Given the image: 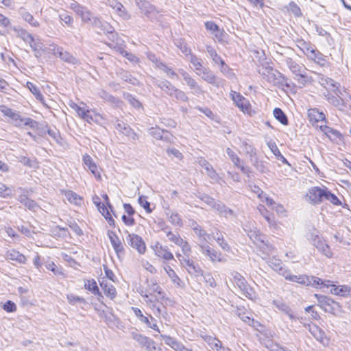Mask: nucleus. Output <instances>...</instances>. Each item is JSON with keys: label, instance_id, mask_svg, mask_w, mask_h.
Here are the masks:
<instances>
[{"label": "nucleus", "instance_id": "17", "mask_svg": "<svg viewBox=\"0 0 351 351\" xmlns=\"http://www.w3.org/2000/svg\"><path fill=\"white\" fill-rule=\"evenodd\" d=\"M125 233L128 234L126 237L127 242L140 254H144L146 251V246L143 239L136 234L130 233L128 231H126Z\"/></svg>", "mask_w": 351, "mask_h": 351}, {"label": "nucleus", "instance_id": "22", "mask_svg": "<svg viewBox=\"0 0 351 351\" xmlns=\"http://www.w3.org/2000/svg\"><path fill=\"white\" fill-rule=\"evenodd\" d=\"M139 293L143 298L146 304L152 310L153 313L156 315L160 316L163 315V309L161 305H159L158 304V303H156L155 300H154L153 298L149 297L148 290L144 291L143 289H141Z\"/></svg>", "mask_w": 351, "mask_h": 351}, {"label": "nucleus", "instance_id": "1", "mask_svg": "<svg viewBox=\"0 0 351 351\" xmlns=\"http://www.w3.org/2000/svg\"><path fill=\"white\" fill-rule=\"evenodd\" d=\"M305 198L312 205H318L324 201H328L335 206L341 204L339 198L326 186H313L308 189Z\"/></svg>", "mask_w": 351, "mask_h": 351}, {"label": "nucleus", "instance_id": "47", "mask_svg": "<svg viewBox=\"0 0 351 351\" xmlns=\"http://www.w3.org/2000/svg\"><path fill=\"white\" fill-rule=\"evenodd\" d=\"M314 337L324 346L329 344L330 338L326 335L324 330H312Z\"/></svg>", "mask_w": 351, "mask_h": 351}, {"label": "nucleus", "instance_id": "45", "mask_svg": "<svg viewBox=\"0 0 351 351\" xmlns=\"http://www.w3.org/2000/svg\"><path fill=\"white\" fill-rule=\"evenodd\" d=\"M13 30L16 32V36L21 38L24 42L29 43L30 41H33L32 35L24 29L14 27Z\"/></svg>", "mask_w": 351, "mask_h": 351}, {"label": "nucleus", "instance_id": "28", "mask_svg": "<svg viewBox=\"0 0 351 351\" xmlns=\"http://www.w3.org/2000/svg\"><path fill=\"white\" fill-rule=\"evenodd\" d=\"M149 134L156 139L170 142L171 135L167 131L158 127H152L149 130Z\"/></svg>", "mask_w": 351, "mask_h": 351}, {"label": "nucleus", "instance_id": "3", "mask_svg": "<svg viewBox=\"0 0 351 351\" xmlns=\"http://www.w3.org/2000/svg\"><path fill=\"white\" fill-rule=\"evenodd\" d=\"M243 230L252 241L260 249L263 254L265 255V256H263V259L266 258L267 256L273 254L274 250V247L265 242V237L261 234L256 228H248V226L245 225Z\"/></svg>", "mask_w": 351, "mask_h": 351}, {"label": "nucleus", "instance_id": "33", "mask_svg": "<svg viewBox=\"0 0 351 351\" xmlns=\"http://www.w3.org/2000/svg\"><path fill=\"white\" fill-rule=\"evenodd\" d=\"M272 304L278 310L287 315L290 319H294V315L292 311L289 306L282 300H274Z\"/></svg>", "mask_w": 351, "mask_h": 351}, {"label": "nucleus", "instance_id": "4", "mask_svg": "<svg viewBox=\"0 0 351 351\" xmlns=\"http://www.w3.org/2000/svg\"><path fill=\"white\" fill-rule=\"evenodd\" d=\"M0 110L5 116L9 117L12 123L16 127L28 126L30 128H36L38 126L36 121L29 117H23L19 112L5 106H0Z\"/></svg>", "mask_w": 351, "mask_h": 351}, {"label": "nucleus", "instance_id": "12", "mask_svg": "<svg viewBox=\"0 0 351 351\" xmlns=\"http://www.w3.org/2000/svg\"><path fill=\"white\" fill-rule=\"evenodd\" d=\"M148 292L150 298L155 300L156 303L161 305L165 313V307L162 304V301L165 299V293L161 287L154 281H148Z\"/></svg>", "mask_w": 351, "mask_h": 351}, {"label": "nucleus", "instance_id": "10", "mask_svg": "<svg viewBox=\"0 0 351 351\" xmlns=\"http://www.w3.org/2000/svg\"><path fill=\"white\" fill-rule=\"evenodd\" d=\"M201 199L212 208L215 209L221 216L228 218L233 215L232 210L226 208L223 204L217 202L215 199L208 195H202Z\"/></svg>", "mask_w": 351, "mask_h": 351}, {"label": "nucleus", "instance_id": "43", "mask_svg": "<svg viewBox=\"0 0 351 351\" xmlns=\"http://www.w3.org/2000/svg\"><path fill=\"white\" fill-rule=\"evenodd\" d=\"M32 49L34 52V56L39 58L42 56V52L44 50V45L40 40H35L33 38V41L29 43Z\"/></svg>", "mask_w": 351, "mask_h": 351}, {"label": "nucleus", "instance_id": "44", "mask_svg": "<svg viewBox=\"0 0 351 351\" xmlns=\"http://www.w3.org/2000/svg\"><path fill=\"white\" fill-rule=\"evenodd\" d=\"M164 269L171 282L178 287H182V282L175 271L169 265L165 266Z\"/></svg>", "mask_w": 351, "mask_h": 351}, {"label": "nucleus", "instance_id": "53", "mask_svg": "<svg viewBox=\"0 0 351 351\" xmlns=\"http://www.w3.org/2000/svg\"><path fill=\"white\" fill-rule=\"evenodd\" d=\"M274 116L282 124L285 125H287L288 124L287 117L280 108H276L274 110Z\"/></svg>", "mask_w": 351, "mask_h": 351}, {"label": "nucleus", "instance_id": "11", "mask_svg": "<svg viewBox=\"0 0 351 351\" xmlns=\"http://www.w3.org/2000/svg\"><path fill=\"white\" fill-rule=\"evenodd\" d=\"M309 240L311 243L324 256L328 258L332 257L333 253L331 252L329 245L317 234V232L311 233Z\"/></svg>", "mask_w": 351, "mask_h": 351}, {"label": "nucleus", "instance_id": "50", "mask_svg": "<svg viewBox=\"0 0 351 351\" xmlns=\"http://www.w3.org/2000/svg\"><path fill=\"white\" fill-rule=\"evenodd\" d=\"M84 287L95 295H100L99 288L95 280H87L84 282Z\"/></svg>", "mask_w": 351, "mask_h": 351}, {"label": "nucleus", "instance_id": "31", "mask_svg": "<svg viewBox=\"0 0 351 351\" xmlns=\"http://www.w3.org/2000/svg\"><path fill=\"white\" fill-rule=\"evenodd\" d=\"M241 149L245 155L248 156L250 162L255 165V163L257 162L256 149L245 141L241 143Z\"/></svg>", "mask_w": 351, "mask_h": 351}, {"label": "nucleus", "instance_id": "36", "mask_svg": "<svg viewBox=\"0 0 351 351\" xmlns=\"http://www.w3.org/2000/svg\"><path fill=\"white\" fill-rule=\"evenodd\" d=\"M319 83L324 86V88L330 90L331 91V89H339V84L335 82L334 80L324 76L323 75H320L319 76Z\"/></svg>", "mask_w": 351, "mask_h": 351}, {"label": "nucleus", "instance_id": "34", "mask_svg": "<svg viewBox=\"0 0 351 351\" xmlns=\"http://www.w3.org/2000/svg\"><path fill=\"white\" fill-rule=\"evenodd\" d=\"M155 84L166 94H167L170 97L173 96V93L177 88L175 86H173L170 82L163 80H157Z\"/></svg>", "mask_w": 351, "mask_h": 351}, {"label": "nucleus", "instance_id": "41", "mask_svg": "<svg viewBox=\"0 0 351 351\" xmlns=\"http://www.w3.org/2000/svg\"><path fill=\"white\" fill-rule=\"evenodd\" d=\"M27 86L37 100L41 102L42 104L47 108H49L48 105L45 103L44 97L38 87L32 82H27Z\"/></svg>", "mask_w": 351, "mask_h": 351}, {"label": "nucleus", "instance_id": "38", "mask_svg": "<svg viewBox=\"0 0 351 351\" xmlns=\"http://www.w3.org/2000/svg\"><path fill=\"white\" fill-rule=\"evenodd\" d=\"M164 342L176 351H191L169 336H162Z\"/></svg>", "mask_w": 351, "mask_h": 351}, {"label": "nucleus", "instance_id": "16", "mask_svg": "<svg viewBox=\"0 0 351 351\" xmlns=\"http://www.w3.org/2000/svg\"><path fill=\"white\" fill-rule=\"evenodd\" d=\"M297 278H300L298 280H295L300 284H306L307 285H312L313 287H317L322 285L323 287L328 288L330 284L332 282L330 280H323L321 278L315 276H297Z\"/></svg>", "mask_w": 351, "mask_h": 351}, {"label": "nucleus", "instance_id": "14", "mask_svg": "<svg viewBox=\"0 0 351 351\" xmlns=\"http://www.w3.org/2000/svg\"><path fill=\"white\" fill-rule=\"evenodd\" d=\"M319 305L326 312L335 313V311L339 307V303L332 299L322 295L315 294Z\"/></svg>", "mask_w": 351, "mask_h": 351}, {"label": "nucleus", "instance_id": "37", "mask_svg": "<svg viewBox=\"0 0 351 351\" xmlns=\"http://www.w3.org/2000/svg\"><path fill=\"white\" fill-rule=\"evenodd\" d=\"M165 215L169 222L172 225L177 226H182V220L177 212L168 209L165 211Z\"/></svg>", "mask_w": 351, "mask_h": 351}, {"label": "nucleus", "instance_id": "64", "mask_svg": "<svg viewBox=\"0 0 351 351\" xmlns=\"http://www.w3.org/2000/svg\"><path fill=\"white\" fill-rule=\"evenodd\" d=\"M173 97L180 101L187 102L189 101V97L186 94L178 88L176 89Z\"/></svg>", "mask_w": 351, "mask_h": 351}, {"label": "nucleus", "instance_id": "6", "mask_svg": "<svg viewBox=\"0 0 351 351\" xmlns=\"http://www.w3.org/2000/svg\"><path fill=\"white\" fill-rule=\"evenodd\" d=\"M231 275L233 283L239 289L241 294L250 300H254L256 298V293L245 279L238 272H232Z\"/></svg>", "mask_w": 351, "mask_h": 351}, {"label": "nucleus", "instance_id": "49", "mask_svg": "<svg viewBox=\"0 0 351 351\" xmlns=\"http://www.w3.org/2000/svg\"><path fill=\"white\" fill-rule=\"evenodd\" d=\"M69 106L72 109H73L77 112V115L81 119H82L84 121L85 120L86 117L88 113V109H86L84 107L80 106L74 102H71L69 104Z\"/></svg>", "mask_w": 351, "mask_h": 351}, {"label": "nucleus", "instance_id": "46", "mask_svg": "<svg viewBox=\"0 0 351 351\" xmlns=\"http://www.w3.org/2000/svg\"><path fill=\"white\" fill-rule=\"evenodd\" d=\"M19 200L28 209L36 211L38 208V205L32 199L27 198L25 195H20Z\"/></svg>", "mask_w": 351, "mask_h": 351}, {"label": "nucleus", "instance_id": "8", "mask_svg": "<svg viewBox=\"0 0 351 351\" xmlns=\"http://www.w3.org/2000/svg\"><path fill=\"white\" fill-rule=\"evenodd\" d=\"M269 266L275 271L278 272L280 275L285 277L286 280L289 281L298 280L296 275H292L289 270H288L282 264L280 259L272 256L267 261Z\"/></svg>", "mask_w": 351, "mask_h": 351}, {"label": "nucleus", "instance_id": "13", "mask_svg": "<svg viewBox=\"0 0 351 351\" xmlns=\"http://www.w3.org/2000/svg\"><path fill=\"white\" fill-rule=\"evenodd\" d=\"M178 73L182 77L185 84L189 87L193 95H199L204 93L202 88L189 73L182 69L178 70Z\"/></svg>", "mask_w": 351, "mask_h": 351}, {"label": "nucleus", "instance_id": "58", "mask_svg": "<svg viewBox=\"0 0 351 351\" xmlns=\"http://www.w3.org/2000/svg\"><path fill=\"white\" fill-rule=\"evenodd\" d=\"M207 52L216 64H221V65L225 64L223 60L219 56H218L214 48L211 47H208Z\"/></svg>", "mask_w": 351, "mask_h": 351}, {"label": "nucleus", "instance_id": "52", "mask_svg": "<svg viewBox=\"0 0 351 351\" xmlns=\"http://www.w3.org/2000/svg\"><path fill=\"white\" fill-rule=\"evenodd\" d=\"M14 189L0 182V197L3 198L11 197L14 195Z\"/></svg>", "mask_w": 351, "mask_h": 351}, {"label": "nucleus", "instance_id": "5", "mask_svg": "<svg viewBox=\"0 0 351 351\" xmlns=\"http://www.w3.org/2000/svg\"><path fill=\"white\" fill-rule=\"evenodd\" d=\"M259 73L269 82L274 85L286 84L287 78L278 71L270 66H263Z\"/></svg>", "mask_w": 351, "mask_h": 351}, {"label": "nucleus", "instance_id": "27", "mask_svg": "<svg viewBox=\"0 0 351 351\" xmlns=\"http://www.w3.org/2000/svg\"><path fill=\"white\" fill-rule=\"evenodd\" d=\"M330 287H331L330 292L332 295L343 298L351 296V285H337L332 282Z\"/></svg>", "mask_w": 351, "mask_h": 351}, {"label": "nucleus", "instance_id": "60", "mask_svg": "<svg viewBox=\"0 0 351 351\" xmlns=\"http://www.w3.org/2000/svg\"><path fill=\"white\" fill-rule=\"evenodd\" d=\"M66 298H67L69 302L71 304H75L77 303H80V304H84V305L87 304L86 300L83 298L77 296L74 294H69V295H67Z\"/></svg>", "mask_w": 351, "mask_h": 351}, {"label": "nucleus", "instance_id": "35", "mask_svg": "<svg viewBox=\"0 0 351 351\" xmlns=\"http://www.w3.org/2000/svg\"><path fill=\"white\" fill-rule=\"evenodd\" d=\"M66 199L71 204L80 206L82 203V198L73 191H61Z\"/></svg>", "mask_w": 351, "mask_h": 351}, {"label": "nucleus", "instance_id": "55", "mask_svg": "<svg viewBox=\"0 0 351 351\" xmlns=\"http://www.w3.org/2000/svg\"><path fill=\"white\" fill-rule=\"evenodd\" d=\"M132 310L133 311V312H134V315L136 316V317H138L139 321H141L143 323L146 324L147 327L152 328L151 324L149 321V316H145L143 314L142 311L138 308L132 307Z\"/></svg>", "mask_w": 351, "mask_h": 351}, {"label": "nucleus", "instance_id": "42", "mask_svg": "<svg viewBox=\"0 0 351 351\" xmlns=\"http://www.w3.org/2000/svg\"><path fill=\"white\" fill-rule=\"evenodd\" d=\"M6 257L9 260L16 261L21 264H25L27 260L23 254L14 250L8 251L6 254Z\"/></svg>", "mask_w": 351, "mask_h": 351}, {"label": "nucleus", "instance_id": "26", "mask_svg": "<svg viewBox=\"0 0 351 351\" xmlns=\"http://www.w3.org/2000/svg\"><path fill=\"white\" fill-rule=\"evenodd\" d=\"M114 127L117 131L128 137L130 139L136 141L138 138L137 135L134 130L126 123L120 120H117Z\"/></svg>", "mask_w": 351, "mask_h": 351}, {"label": "nucleus", "instance_id": "24", "mask_svg": "<svg viewBox=\"0 0 351 351\" xmlns=\"http://www.w3.org/2000/svg\"><path fill=\"white\" fill-rule=\"evenodd\" d=\"M136 5L147 17L151 20L156 19L158 12L156 8L145 0H135Z\"/></svg>", "mask_w": 351, "mask_h": 351}, {"label": "nucleus", "instance_id": "19", "mask_svg": "<svg viewBox=\"0 0 351 351\" xmlns=\"http://www.w3.org/2000/svg\"><path fill=\"white\" fill-rule=\"evenodd\" d=\"M298 47L303 51V53L309 58L313 60L316 59L320 60V53L315 49L311 44L305 42L303 40L298 42Z\"/></svg>", "mask_w": 351, "mask_h": 351}, {"label": "nucleus", "instance_id": "2", "mask_svg": "<svg viewBox=\"0 0 351 351\" xmlns=\"http://www.w3.org/2000/svg\"><path fill=\"white\" fill-rule=\"evenodd\" d=\"M69 8L81 17L83 22L90 23L96 27L100 28L104 32L111 33L112 32V27L109 23L102 22L99 18L93 16L86 8L77 2L71 3Z\"/></svg>", "mask_w": 351, "mask_h": 351}, {"label": "nucleus", "instance_id": "15", "mask_svg": "<svg viewBox=\"0 0 351 351\" xmlns=\"http://www.w3.org/2000/svg\"><path fill=\"white\" fill-rule=\"evenodd\" d=\"M231 97L235 105L244 113L250 114L252 111L251 104L247 99L236 91H231Z\"/></svg>", "mask_w": 351, "mask_h": 351}, {"label": "nucleus", "instance_id": "25", "mask_svg": "<svg viewBox=\"0 0 351 351\" xmlns=\"http://www.w3.org/2000/svg\"><path fill=\"white\" fill-rule=\"evenodd\" d=\"M107 234L117 256L120 257L124 254V247L121 241L116 233L112 230H108Z\"/></svg>", "mask_w": 351, "mask_h": 351}, {"label": "nucleus", "instance_id": "48", "mask_svg": "<svg viewBox=\"0 0 351 351\" xmlns=\"http://www.w3.org/2000/svg\"><path fill=\"white\" fill-rule=\"evenodd\" d=\"M20 14L22 18L32 27H37L39 26V23L34 18V16L25 10H21Z\"/></svg>", "mask_w": 351, "mask_h": 351}, {"label": "nucleus", "instance_id": "56", "mask_svg": "<svg viewBox=\"0 0 351 351\" xmlns=\"http://www.w3.org/2000/svg\"><path fill=\"white\" fill-rule=\"evenodd\" d=\"M201 78L206 82L211 84H217V77L213 73V72L208 69L206 72L203 73Z\"/></svg>", "mask_w": 351, "mask_h": 351}, {"label": "nucleus", "instance_id": "9", "mask_svg": "<svg viewBox=\"0 0 351 351\" xmlns=\"http://www.w3.org/2000/svg\"><path fill=\"white\" fill-rule=\"evenodd\" d=\"M163 231L166 234V236L170 242H172L176 245L180 247L184 255H191V245L186 241L184 240L178 232H173L172 231L167 229H164Z\"/></svg>", "mask_w": 351, "mask_h": 351}, {"label": "nucleus", "instance_id": "21", "mask_svg": "<svg viewBox=\"0 0 351 351\" xmlns=\"http://www.w3.org/2000/svg\"><path fill=\"white\" fill-rule=\"evenodd\" d=\"M331 91L333 92L335 95L329 93H324V97L331 105L341 109L344 106V101L342 98V92L339 88L331 89Z\"/></svg>", "mask_w": 351, "mask_h": 351}, {"label": "nucleus", "instance_id": "32", "mask_svg": "<svg viewBox=\"0 0 351 351\" xmlns=\"http://www.w3.org/2000/svg\"><path fill=\"white\" fill-rule=\"evenodd\" d=\"M108 4L123 19L128 20L130 19V15L120 2L112 0L109 1Z\"/></svg>", "mask_w": 351, "mask_h": 351}, {"label": "nucleus", "instance_id": "30", "mask_svg": "<svg viewBox=\"0 0 351 351\" xmlns=\"http://www.w3.org/2000/svg\"><path fill=\"white\" fill-rule=\"evenodd\" d=\"M83 162L86 168H87L97 180H101L99 168L89 155L85 154L83 156Z\"/></svg>", "mask_w": 351, "mask_h": 351}, {"label": "nucleus", "instance_id": "29", "mask_svg": "<svg viewBox=\"0 0 351 351\" xmlns=\"http://www.w3.org/2000/svg\"><path fill=\"white\" fill-rule=\"evenodd\" d=\"M191 227L195 234L199 238L200 243H207L210 238V235L206 232L196 221H193L191 223Z\"/></svg>", "mask_w": 351, "mask_h": 351}, {"label": "nucleus", "instance_id": "57", "mask_svg": "<svg viewBox=\"0 0 351 351\" xmlns=\"http://www.w3.org/2000/svg\"><path fill=\"white\" fill-rule=\"evenodd\" d=\"M157 67L161 70H162L167 75L171 78H178V74L174 72L171 68H169L162 62H159V64H157Z\"/></svg>", "mask_w": 351, "mask_h": 351}, {"label": "nucleus", "instance_id": "54", "mask_svg": "<svg viewBox=\"0 0 351 351\" xmlns=\"http://www.w3.org/2000/svg\"><path fill=\"white\" fill-rule=\"evenodd\" d=\"M205 341L208 343L211 348L215 349L217 351H220V349L221 348V343L219 339H216L215 337L208 336L205 337Z\"/></svg>", "mask_w": 351, "mask_h": 351}, {"label": "nucleus", "instance_id": "20", "mask_svg": "<svg viewBox=\"0 0 351 351\" xmlns=\"http://www.w3.org/2000/svg\"><path fill=\"white\" fill-rule=\"evenodd\" d=\"M50 50L52 53L63 61L75 64L77 62V59L69 52L64 51L63 48L56 45H50Z\"/></svg>", "mask_w": 351, "mask_h": 351}, {"label": "nucleus", "instance_id": "39", "mask_svg": "<svg viewBox=\"0 0 351 351\" xmlns=\"http://www.w3.org/2000/svg\"><path fill=\"white\" fill-rule=\"evenodd\" d=\"M308 116L311 123H318L325 120V114L322 112H319L316 108L309 109L308 111Z\"/></svg>", "mask_w": 351, "mask_h": 351}, {"label": "nucleus", "instance_id": "18", "mask_svg": "<svg viewBox=\"0 0 351 351\" xmlns=\"http://www.w3.org/2000/svg\"><path fill=\"white\" fill-rule=\"evenodd\" d=\"M199 250L201 252L206 256H207L209 260L212 262H222L223 261V258L221 254L219 252H217L215 249L211 248L208 245L205 243H199L198 244Z\"/></svg>", "mask_w": 351, "mask_h": 351}, {"label": "nucleus", "instance_id": "61", "mask_svg": "<svg viewBox=\"0 0 351 351\" xmlns=\"http://www.w3.org/2000/svg\"><path fill=\"white\" fill-rule=\"evenodd\" d=\"M1 306L8 313H13L16 311V305L11 300H8L5 303H1Z\"/></svg>", "mask_w": 351, "mask_h": 351}, {"label": "nucleus", "instance_id": "23", "mask_svg": "<svg viewBox=\"0 0 351 351\" xmlns=\"http://www.w3.org/2000/svg\"><path fill=\"white\" fill-rule=\"evenodd\" d=\"M152 247L154 251L155 255L159 258H163L165 261H170L174 258L173 254L169 251L167 245H162L160 243L156 242Z\"/></svg>", "mask_w": 351, "mask_h": 351}, {"label": "nucleus", "instance_id": "59", "mask_svg": "<svg viewBox=\"0 0 351 351\" xmlns=\"http://www.w3.org/2000/svg\"><path fill=\"white\" fill-rule=\"evenodd\" d=\"M189 256H186L184 255V256H182L180 254L178 253L176 254V257L178 258L179 261L180 262V263L186 267V269H188L191 265H193V261H191L190 258H189Z\"/></svg>", "mask_w": 351, "mask_h": 351}, {"label": "nucleus", "instance_id": "7", "mask_svg": "<svg viewBox=\"0 0 351 351\" xmlns=\"http://www.w3.org/2000/svg\"><path fill=\"white\" fill-rule=\"evenodd\" d=\"M285 61L292 73L295 75V79L298 83L304 85L308 80L306 75L307 69L304 66L298 64L291 58H286Z\"/></svg>", "mask_w": 351, "mask_h": 351}, {"label": "nucleus", "instance_id": "51", "mask_svg": "<svg viewBox=\"0 0 351 351\" xmlns=\"http://www.w3.org/2000/svg\"><path fill=\"white\" fill-rule=\"evenodd\" d=\"M101 287L103 288L104 293L111 299H114L117 295V291L112 285L101 283Z\"/></svg>", "mask_w": 351, "mask_h": 351}, {"label": "nucleus", "instance_id": "40", "mask_svg": "<svg viewBox=\"0 0 351 351\" xmlns=\"http://www.w3.org/2000/svg\"><path fill=\"white\" fill-rule=\"evenodd\" d=\"M104 120V118L101 114L96 112L93 110H89L84 121L89 123L94 122L97 124H102Z\"/></svg>", "mask_w": 351, "mask_h": 351}, {"label": "nucleus", "instance_id": "63", "mask_svg": "<svg viewBox=\"0 0 351 351\" xmlns=\"http://www.w3.org/2000/svg\"><path fill=\"white\" fill-rule=\"evenodd\" d=\"M206 173L207 176L212 179L215 182H218L219 180V176L216 171L213 169V166L210 165L209 167H206Z\"/></svg>", "mask_w": 351, "mask_h": 351}, {"label": "nucleus", "instance_id": "62", "mask_svg": "<svg viewBox=\"0 0 351 351\" xmlns=\"http://www.w3.org/2000/svg\"><path fill=\"white\" fill-rule=\"evenodd\" d=\"M226 154L234 163V166L239 167L240 158L237 154L229 147L226 149Z\"/></svg>", "mask_w": 351, "mask_h": 351}]
</instances>
